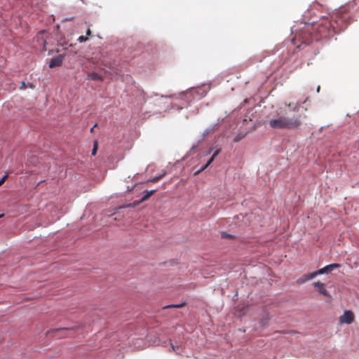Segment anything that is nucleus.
Masks as SVG:
<instances>
[{"instance_id": "obj_1", "label": "nucleus", "mask_w": 359, "mask_h": 359, "mask_svg": "<svg viewBox=\"0 0 359 359\" xmlns=\"http://www.w3.org/2000/svg\"><path fill=\"white\" fill-rule=\"evenodd\" d=\"M351 15L344 10L338 11L331 15L323 16L312 23L301 22L294 29L293 42L296 44H309L313 41L327 38L344 29L350 23Z\"/></svg>"}, {"instance_id": "obj_2", "label": "nucleus", "mask_w": 359, "mask_h": 359, "mask_svg": "<svg viewBox=\"0 0 359 359\" xmlns=\"http://www.w3.org/2000/svg\"><path fill=\"white\" fill-rule=\"evenodd\" d=\"M268 124L274 130L285 129L296 130L300 128L302 122L300 115L289 117L277 114L276 116L269 118Z\"/></svg>"}, {"instance_id": "obj_3", "label": "nucleus", "mask_w": 359, "mask_h": 359, "mask_svg": "<svg viewBox=\"0 0 359 359\" xmlns=\"http://www.w3.org/2000/svg\"><path fill=\"white\" fill-rule=\"evenodd\" d=\"M341 323L351 324L354 321V314L351 311H345L344 314L340 316Z\"/></svg>"}, {"instance_id": "obj_4", "label": "nucleus", "mask_w": 359, "mask_h": 359, "mask_svg": "<svg viewBox=\"0 0 359 359\" xmlns=\"http://www.w3.org/2000/svg\"><path fill=\"white\" fill-rule=\"evenodd\" d=\"M63 60H64V56L62 55H59L50 59L48 66L50 68L60 67L62 64Z\"/></svg>"}, {"instance_id": "obj_5", "label": "nucleus", "mask_w": 359, "mask_h": 359, "mask_svg": "<svg viewBox=\"0 0 359 359\" xmlns=\"http://www.w3.org/2000/svg\"><path fill=\"white\" fill-rule=\"evenodd\" d=\"M313 285L318 289L319 293H320L321 294L326 297H330V293L325 288L324 283H321L320 281H317L314 282L313 283Z\"/></svg>"}, {"instance_id": "obj_6", "label": "nucleus", "mask_w": 359, "mask_h": 359, "mask_svg": "<svg viewBox=\"0 0 359 359\" xmlns=\"http://www.w3.org/2000/svg\"><path fill=\"white\" fill-rule=\"evenodd\" d=\"M339 267H340V264H329V265L319 269L318 271H319L320 274L329 273L332 271L337 269Z\"/></svg>"}, {"instance_id": "obj_7", "label": "nucleus", "mask_w": 359, "mask_h": 359, "mask_svg": "<svg viewBox=\"0 0 359 359\" xmlns=\"http://www.w3.org/2000/svg\"><path fill=\"white\" fill-rule=\"evenodd\" d=\"M88 79L92 81H102V77L96 72H91L88 74Z\"/></svg>"}, {"instance_id": "obj_8", "label": "nucleus", "mask_w": 359, "mask_h": 359, "mask_svg": "<svg viewBox=\"0 0 359 359\" xmlns=\"http://www.w3.org/2000/svg\"><path fill=\"white\" fill-rule=\"evenodd\" d=\"M285 105L287 107H288L289 108H291L292 109V111H299L301 104L297 102L286 103Z\"/></svg>"}, {"instance_id": "obj_9", "label": "nucleus", "mask_w": 359, "mask_h": 359, "mask_svg": "<svg viewBox=\"0 0 359 359\" xmlns=\"http://www.w3.org/2000/svg\"><path fill=\"white\" fill-rule=\"evenodd\" d=\"M318 275H320V273H319V271H314V272H312V273H309V274H306L304 276V280H303L302 282L310 280L314 278L315 277H316Z\"/></svg>"}, {"instance_id": "obj_10", "label": "nucleus", "mask_w": 359, "mask_h": 359, "mask_svg": "<svg viewBox=\"0 0 359 359\" xmlns=\"http://www.w3.org/2000/svg\"><path fill=\"white\" fill-rule=\"evenodd\" d=\"M246 135V133H240L238 134H237L234 137H233V142H240L241 140H243Z\"/></svg>"}, {"instance_id": "obj_11", "label": "nucleus", "mask_w": 359, "mask_h": 359, "mask_svg": "<svg viewBox=\"0 0 359 359\" xmlns=\"http://www.w3.org/2000/svg\"><path fill=\"white\" fill-rule=\"evenodd\" d=\"M156 191V189L151 191H145V194L142 197V201L147 200L151 196H152Z\"/></svg>"}, {"instance_id": "obj_12", "label": "nucleus", "mask_w": 359, "mask_h": 359, "mask_svg": "<svg viewBox=\"0 0 359 359\" xmlns=\"http://www.w3.org/2000/svg\"><path fill=\"white\" fill-rule=\"evenodd\" d=\"M184 306V304H170V305H168V306H165L164 309H167V308H181V307H183Z\"/></svg>"}, {"instance_id": "obj_13", "label": "nucleus", "mask_w": 359, "mask_h": 359, "mask_svg": "<svg viewBox=\"0 0 359 359\" xmlns=\"http://www.w3.org/2000/svg\"><path fill=\"white\" fill-rule=\"evenodd\" d=\"M97 147H98V143L97 141H95L94 144H93V149L92 150V155L95 156L96 154Z\"/></svg>"}, {"instance_id": "obj_14", "label": "nucleus", "mask_w": 359, "mask_h": 359, "mask_svg": "<svg viewBox=\"0 0 359 359\" xmlns=\"http://www.w3.org/2000/svg\"><path fill=\"white\" fill-rule=\"evenodd\" d=\"M163 175H161L159 176H156V177H153L152 179H151L149 181L151 182H156L158 180H160L163 177Z\"/></svg>"}, {"instance_id": "obj_15", "label": "nucleus", "mask_w": 359, "mask_h": 359, "mask_svg": "<svg viewBox=\"0 0 359 359\" xmlns=\"http://www.w3.org/2000/svg\"><path fill=\"white\" fill-rule=\"evenodd\" d=\"M88 40V37H86L84 36H80L78 39L79 42L83 43Z\"/></svg>"}, {"instance_id": "obj_16", "label": "nucleus", "mask_w": 359, "mask_h": 359, "mask_svg": "<svg viewBox=\"0 0 359 359\" xmlns=\"http://www.w3.org/2000/svg\"><path fill=\"white\" fill-rule=\"evenodd\" d=\"M8 174H6L4 175L2 178L0 180V186L2 185L4 182L6 180V179L8 178Z\"/></svg>"}, {"instance_id": "obj_17", "label": "nucleus", "mask_w": 359, "mask_h": 359, "mask_svg": "<svg viewBox=\"0 0 359 359\" xmlns=\"http://www.w3.org/2000/svg\"><path fill=\"white\" fill-rule=\"evenodd\" d=\"M208 166H206V164L202 166L198 170H197L195 175H198L201 172H203L205 169H206Z\"/></svg>"}, {"instance_id": "obj_18", "label": "nucleus", "mask_w": 359, "mask_h": 359, "mask_svg": "<svg viewBox=\"0 0 359 359\" xmlns=\"http://www.w3.org/2000/svg\"><path fill=\"white\" fill-rule=\"evenodd\" d=\"M220 152L221 149H218L216 151H215L212 156L215 158L220 154Z\"/></svg>"}, {"instance_id": "obj_19", "label": "nucleus", "mask_w": 359, "mask_h": 359, "mask_svg": "<svg viewBox=\"0 0 359 359\" xmlns=\"http://www.w3.org/2000/svg\"><path fill=\"white\" fill-rule=\"evenodd\" d=\"M171 348H172V350L176 353H177V351L179 349V346H175L173 344H171Z\"/></svg>"}, {"instance_id": "obj_20", "label": "nucleus", "mask_w": 359, "mask_h": 359, "mask_svg": "<svg viewBox=\"0 0 359 359\" xmlns=\"http://www.w3.org/2000/svg\"><path fill=\"white\" fill-rule=\"evenodd\" d=\"M215 160V158H213L212 156H211V158L208 160V161L206 163V166H209L212 163V161Z\"/></svg>"}, {"instance_id": "obj_21", "label": "nucleus", "mask_w": 359, "mask_h": 359, "mask_svg": "<svg viewBox=\"0 0 359 359\" xmlns=\"http://www.w3.org/2000/svg\"><path fill=\"white\" fill-rule=\"evenodd\" d=\"M91 34V30L90 28H88L87 30H86V35L88 36H90Z\"/></svg>"}, {"instance_id": "obj_22", "label": "nucleus", "mask_w": 359, "mask_h": 359, "mask_svg": "<svg viewBox=\"0 0 359 359\" xmlns=\"http://www.w3.org/2000/svg\"><path fill=\"white\" fill-rule=\"evenodd\" d=\"M222 237H225V238H230V237H231V235H229V234L223 233V234H222Z\"/></svg>"}, {"instance_id": "obj_23", "label": "nucleus", "mask_w": 359, "mask_h": 359, "mask_svg": "<svg viewBox=\"0 0 359 359\" xmlns=\"http://www.w3.org/2000/svg\"><path fill=\"white\" fill-rule=\"evenodd\" d=\"M26 88V83H25V82L22 81V86H21L20 88Z\"/></svg>"}, {"instance_id": "obj_24", "label": "nucleus", "mask_w": 359, "mask_h": 359, "mask_svg": "<svg viewBox=\"0 0 359 359\" xmlns=\"http://www.w3.org/2000/svg\"><path fill=\"white\" fill-rule=\"evenodd\" d=\"M96 126H97V124H95L93 128H91V129H90V132H93V131L94 128H95V127H96Z\"/></svg>"}, {"instance_id": "obj_25", "label": "nucleus", "mask_w": 359, "mask_h": 359, "mask_svg": "<svg viewBox=\"0 0 359 359\" xmlns=\"http://www.w3.org/2000/svg\"><path fill=\"white\" fill-rule=\"evenodd\" d=\"M4 215V214L0 215V218L3 217Z\"/></svg>"}]
</instances>
